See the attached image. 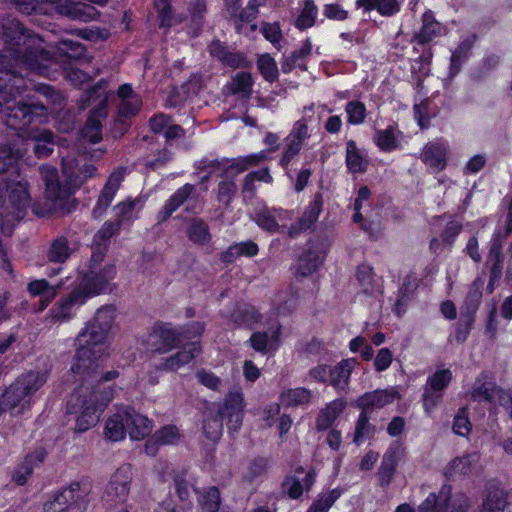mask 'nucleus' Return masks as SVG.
<instances>
[{
  "mask_svg": "<svg viewBox=\"0 0 512 512\" xmlns=\"http://www.w3.org/2000/svg\"><path fill=\"white\" fill-rule=\"evenodd\" d=\"M257 66L262 76L269 82L278 78V67L274 58L269 54H262L257 60Z\"/></svg>",
  "mask_w": 512,
  "mask_h": 512,
  "instance_id": "47",
  "label": "nucleus"
},
{
  "mask_svg": "<svg viewBox=\"0 0 512 512\" xmlns=\"http://www.w3.org/2000/svg\"><path fill=\"white\" fill-rule=\"evenodd\" d=\"M142 102L139 96H132L121 101L119 105V114L124 117L135 115L141 108Z\"/></svg>",
  "mask_w": 512,
  "mask_h": 512,
  "instance_id": "59",
  "label": "nucleus"
},
{
  "mask_svg": "<svg viewBox=\"0 0 512 512\" xmlns=\"http://www.w3.org/2000/svg\"><path fill=\"white\" fill-rule=\"evenodd\" d=\"M484 285V281L482 278H476L471 284L467 297L466 304L475 311L478 307L479 301L482 297V288Z\"/></svg>",
  "mask_w": 512,
  "mask_h": 512,
  "instance_id": "57",
  "label": "nucleus"
},
{
  "mask_svg": "<svg viewBox=\"0 0 512 512\" xmlns=\"http://www.w3.org/2000/svg\"><path fill=\"white\" fill-rule=\"evenodd\" d=\"M346 408L344 399H335L328 403L318 414L316 427L318 430H327Z\"/></svg>",
  "mask_w": 512,
  "mask_h": 512,
  "instance_id": "30",
  "label": "nucleus"
},
{
  "mask_svg": "<svg viewBox=\"0 0 512 512\" xmlns=\"http://www.w3.org/2000/svg\"><path fill=\"white\" fill-rule=\"evenodd\" d=\"M87 301L85 295L76 287L67 297L61 299L50 310V316L55 321H66L73 317L77 308Z\"/></svg>",
  "mask_w": 512,
  "mask_h": 512,
  "instance_id": "14",
  "label": "nucleus"
},
{
  "mask_svg": "<svg viewBox=\"0 0 512 512\" xmlns=\"http://www.w3.org/2000/svg\"><path fill=\"white\" fill-rule=\"evenodd\" d=\"M325 257V252L317 253L312 257L310 253L304 254L299 259V272L302 275H307L314 272L322 263Z\"/></svg>",
  "mask_w": 512,
  "mask_h": 512,
  "instance_id": "51",
  "label": "nucleus"
},
{
  "mask_svg": "<svg viewBox=\"0 0 512 512\" xmlns=\"http://www.w3.org/2000/svg\"><path fill=\"white\" fill-rule=\"evenodd\" d=\"M181 337L182 334L178 332V330L167 326H159L155 328L153 333L150 335V340L156 350L166 351L178 344Z\"/></svg>",
  "mask_w": 512,
  "mask_h": 512,
  "instance_id": "26",
  "label": "nucleus"
},
{
  "mask_svg": "<svg viewBox=\"0 0 512 512\" xmlns=\"http://www.w3.org/2000/svg\"><path fill=\"white\" fill-rule=\"evenodd\" d=\"M116 309L112 305L99 308L78 337V349L70 374L80 385L67 402V412L76 415V430L84 432L96 425L104 407L113 399L111 389H96V384L118 377L117 371H100V363L109 355V341Z\"/></svg>",
  "mask_w": 512,
  "mask_h": 512,
  "instance_id": "2",
  "label": "nucleus"
},
{
  "mask_svg": "<svg viewBox=\"0 0 512 512\" xmlns=\"http://www.w3.org/2000/svg\"><path fill=\"white\" fill-rule=\"evenodd\" d=\"M218 47H219L218 43L211 44L210 52L212 54H214L215 56H217L218 58H220L226 65H229V66L235 67V68L243 67L246 65V61L241 55L235 54V53H224V52L217 51Z\"/></svg>",
  "mask_w": 512,
  "mask_h": 512,
  "instance_id": "55",
  "label": "nucleus"
},
{
  "mask_svg": "<svg viewBox=\"0 0 512 512\" xmlns=\"http://www.w3.org/2000/svg\"><path fill=\"white\" fill-rule=\"evenodd\" d=\"M200 345L197 342L186 345L182 351L166 359L163 368L166 370L176 371L183 365L189 363L197 354L200 353Z\"/></svg>",
  "mask_w": 512,
  "mask_h": 512,
  "instance_id": "33",
  "label": "nucleus"
},
{
  "mask_svg": "<svg viewBox=\"0 0 512 512\" xmlns=\"http://www.w3.org/2000/svg\"><path fill=\"white\" fill-rule=\"evenodd\" d=\"M253 80L250 73L239 72L231 80L229 90L232 94L248 97L252 91Z\"/></svg>",
  "mask_w": 512,
  "mask_h": 512,
  "instance_id": "41",
  "label": "nucleus"
},
{
  "mask_svg": "<svg viewBox=\"0 0 512 512\" xmlns=\"http://www.w3.org/2000/svg\"><path fill=\"white\" fill-rule=\"evenodd\" d=\"M373 434V427L369 423V417L366 411L362 410L355 425L354 439L355 443H361Z\"/></svg>",
  "mask_w": 512,
  "mask_h": 512,
  "instance_id": "48",
  "label": "nucleus"
},
{
  "mask_svg": "<svg viewBox=\"0 0 512 512\" xmlns=\"http://www.w3.org/2000/svg\"><path fill=\"white\" fill-rule=\"evenodd\" d=\"M507 493L498 481H490L483 495L480 512H503L507 504Z\"/></svg>",
  "mask_w": 512,
  "mask_h": 512,
  "instance_id": "17",
  "label": "nucleus"
},
{
  "mask_svg": "<svg viewBox=\"0 0 512 512\" xmlns=\"http://www.w3.org/2000/svg\"><path fill=\"white\" fill-rule=\"evenodd\" d=\"M43 512H71L60 491L52 494L43 504Z\"/></svg>",
  "mask_w": 512,
  "mask_h": 512,
  "instance_id": "56",
  "label": "nucleus"
},
{
  "mask_svg": "<svg viewBox=\"0 0 512 512\" xmlns=\"http://www.w3.org/2000/svg\"><path fill=\"white\" fill-rule=\"evenodd\" d=\"M126 409L127 418H129L127 423V432L129 437L133 440L144 439L153 429L152 421L146 416L139 414L134 409L128 407H126Z\"/></svg>",
  "mask_w": 512,
  "mask_h": 512,
  "instance_id": "23",
  "label": "nucleus"
},
{
  "mask_svg": "<svg viewBox=\"0 0 512 512\" xmlns=\"http://www.w3.org/2000/svg\"><path fill=\"white\" fill-rule=\"evenodd\" d=\"M61 285L50 286L49 283L44 280H34L28 284V291L32 296H41L44 300H41L42 306L44 309L49 302L56 296L58 289Z\"/></svg>",
  "mask_w": 512,
  "mask_h": 512,
  "instance_id": "36",
  "label": "nucleus"
},
{
  "mask_svg": "<svg viewBox=\"0 0 512 512\" xmlns=\"http://www.w3.org/2000/svg\"><path fill=\"white\" fill-rule=\"evenodd\" d=\"M291 219V213L282 209H263L254 218L260 228L271 233L284 231L289 233L288 221Z\"/></svg>",
  "mask_w": 512,
  "mask_h": 512,
  "instance_id": "11",
  "label": "nucleus"
},
{
  "mask_svg": "<svg viewBox=\"0 0 512 512\" xmlns=\"http://www.w3.org/2000/svg\"><path fill=\"white\" fill-rule=\"evenodd\" d=\"M133 481V468L130 464L119 466L110 476L105 486L102 501L107 508L113 509L128 501Z\"/></svg>",
  "mask_w": 512,
  "mask_h": 512,
  "instance_id": "6",
  "label": "nucleus"
},
{
  "mask_svg": "<svg viewBox=\"0 0 512 512\" xmlns=\"http://www.w3.org/2000/svg\"><path fill=\"white\" fill-rule=\"evenodd\" d=\"M399 462V449L390 448L383 456V460L378 470L379 485L387 488L393 479Z\"/></svg>",
  "mask_w": 512,
  "mask_h": 512,
  "instance_id": "25",
  "label": "nucleus"
},
{
  "mask_svg": "<svg viewBox=\"0 0 512 512\" xmlns=\"http://www.w3.org/2000/svg\"><path fill=\"white\" fill-rule=\"evenodd\" d=\"M196 377L202 385L207 387L208 389L219 391L222 387L221 379L216 376L213 372L207 370H199L196 373Z\"/></svg>",
  "mask_w": 512,
  "mask_h": 512,
  "instance_id": "58",
  "label": "nucleus"
},
{
  "mask_svg": "<svg viewBox=\"0 0 512 512\" xmlns=\"http://www.w3.org/2000/svg\"><path fill=\"white\" fill-rule=\"evenodd\" d=\"M398 397L396 388L390 387L365 393L356 400L355 405L364 411L381 409L393 403Z\"/></svg>",
  "mask_w": 512,
  "mask_h": 512,
  "instance_id": "13",
  "label": "nucleus"
},
{
  "mask_svg": "<svg viewBox=\"0 0 512 512\" xmlns=\"http://www.w3.org/2000/svg\"><path fill=\"white\" fill-rule=\"evenodd\" d=\"M203 430L208 439L218 440L223 430L220 413H207L203 421Z\"/></svg>",
  "mask_w": 512,
  "mask_h": 512,
  "instance_id": "43",
  "label": "nucleus"
},
{
  "mask_svg": "<svg viewBox=\"0 0 512 512\" xmlns=\"http://www.w3.org/2000/svg\"><path fill=\"white\" fill-rule=\"evenodd\" d=\"M280 400L285 406L305 405L311 400V392L303 387L288 389L281 393Z\"/></svg>",
  "mask_w": 512,
  "mask_h": 512,
  "instance_id": "38",
  "label": "nucleus"
},
{
  "mask_svg": "<svg viewBox=\"0 0 512 512\" xmlns=\"http://www.w3.org/2000/svg\"><path fill=\"white\" fill-rule=\"evenodd\" d=\"M355 5L364 12L376 10L384 17L396 15L401 8L399 0H356Z\"/></svg>",
  "mask_w": 512,
  "mask_h": 512,
  "instance_id": "28",
  "label": "nucleus"
},
{
  "mask_svg": "<svg viewBox=\"0 0 512 512\" xmlns=\"http://www.w3.org/2000/svg\"><path fill=\"white\" fill-rule=\"evenodd\" d=\"M453 430L460 436H466L471 430V424L465 409H460L454 418Z\"/></svg>",
  "mask_w": 512,
  "mask_h": 512,
  "instance_id": "60",
  "label": "nucleus"
},
{
  "mask_svg": "<svg viewBox=\"0 0 512 512\" xmlns=\"http://www.w3.org/2000/svg\"><path fill=\"white\" fill-rule=\"evenodd\" d=\"M318 14V8L313 0H305L303 8L296 19L297 28L304 30L314 25Z\"/></svg>",
  "mask_w": 512,
  "mask_h": 512,
  "instance_id": "42",
  "label": "nucleus"
},
{
  "mask_svg": "<svg viewBox=\"0 0 512 512\" xmlns=\"http://www.w3.org/2000/svg\"><path fill=\"white\" fill-rule=\"evenodd\" d=\"M47 381L45 372H28L19 377L3 393L0 412L7 410L11 415H20L31 407L34 393Z\"/></svg>",
  "mask_w": 512,
  "mask_h": 512,
  "instance_id": "4",
  "label": "nucleus"
},
{
  "mask_svg": "<svg viewBox=\"0 0 512 512\" xmlns=\"http://www.w3.org/2000/svg\"><path fill=\"white\" fill-rule=\"evenodd\" d=\"M92 491V483L88 478L71 482L60 490L71 512H85L88 505V496Z\"/></svg>",
  "mask_w": 512,
  "mask_h": 512,
  "instance_id": "9",
  "label": "nucleus"
},
{
  "mask_svg": "<svg viewBox=\"0 0 512 512\" xmlns=\"http://www.w3.org/2000/svg\"><path fill=\"white\" fill-rule=\"evenodd\" d=\"M346 164L350 172L362 173L366 170L367 162L364 160L354 141L346 144Z\"/></svg>",
  "mask_w": 512,
  "mask_h": 512,
  "instance_id": "39",
  "label": "nucleus"
},
{
  "mask_svg": "<svg viewBox=\"0 0 512 512\" xmlns=\"http://www.w3.org/2000/svg\"><path fill=\"white\" fill-rule=\"evenodd\" d=\"M40 172L45 183L46 198L57 202L69 197L85 181L93 177L96 174V167L88 162L86 156H80L77 159H64L63 174L67 182L65 185L60 184L55 168L42 166Z\"/></svg>",
  "mask_w": 512,
  "mask_h": 512,
  "instance_id": "3",
  "label": "nucleus"
},
{
  "mask_svg": "<svg viewBox=\"0 0 512 512\" xmlns=\"http://www.w3.org/2000/svg\"><path fill=\"white\" fill-rule=\"evenodd\" d=\"M314 481L315 473L313 471L308 472L302 478L298 475L289 476L283 483V489L291 498L297 499L304 490L310 489Z\"/></svg>",
  "mask_w": 512,
  "mask_h": 512,
  "instance_id": "32",
  "label": "nucleus"
},
{
  "mask_svg": "<svg viewBox=\"0 0 512 512\" xmlns=\"http://www.w3.org/2000/svg\"><path fill=\"white\" fill-rule=\"evenodd\" d=\"M244 407V395L241 390L231 391L226 395L223 409L219 413L228 417L229 428H239Z\"/></svg>",
  "mask_w": 512,
  "mask_h": 512,
  "instance_id": "16",
  "label": "nucleus"
},
{
  "mask_svg": "<svg viewBox=\"0 0 512 512\" xmlns=\"http://www.w3.org/2000/svg\"><path fill=\"white\" fill-rule=\"evenodd\" d=\"M138 200L119 203L115 207L117 222L121 225L125 222L132 221L137 216L136 205Z\"/></svg>",
  "mask_w": 512,
  "mask_h": 512,
  "instance_id": "54",
  "label": "nucleus"
},
{
  "mask_svg": "<svg viewBox=\"0 0 512 512\" xmlns=\"http://www.w3.org/2000/svg\"><path fill=\"white\" fill-rule=\"evenodd\" d=\"M441 399V392L430 390L429 388L425 387L423 394V407L428 414H430L437 407Z\"/></svg>",
  "mask_w": 512,
  "mask_h": 512,
  "instance_id": "62",
  "label": "nucleus"
},
{
  "mask_svg": "<svg viewBox=\"0 0 512 512\" xmlns=\"http://www.w3.org/2000/svg\"><path fill=\"white\" fill-rule=\"evenodd\" d=\"M193 186L186 184L179 188L165 203L163 209L159 211L157 219L159 222L166 221L180 205L189 197L193 191Z\"/></svg>",
  "mask_w": 512,
  "mask_h": 512,
  "instance_id": "34",
  "label": "nucleus"
},
{
  "mask_svg": "<svg viewBox=\"0 0 512 512\" xmlns=\"http://www.w3.org/2000/svg\"><path fill=\"white\" fill-rule=\"evenodd\" d=\"M345 111L348 122L352 125H359L366 118V107L360 101H350L346 104Z\"/></svg>",
  "mask_w": 512,
  "mask_h": 512,
  "instance_id": "50",
  "label": "nucleus"
},
{
  "mask_svg": "<svg viewBox=\"0 0 512 512\" xmlns=\"http://www.w3.org/2000/svg\"><path fill=\"white\" fill-rule=\"evenodd\" d=\"M50 14L53 12L68 17L72 20L88 22L96 18L97 11L94 7L71 0H47Z\"/></svg>",
  "mask_w": 512,
  "mask_h": 512,
  "instance_id": "10",
  "label": "nucleus"
},
{
  "mask_svg": "<svg viewBox=\"0 0 512 512\" xmlns=\"http://www.w3.org/2000/svg\"><path fill=\"white\" fill-rule=\"evenodd\" d=\"M314 106L310 105L304 107L303 116L300 120L296 121L284 139L283 153L280 158V165L287 168L290 162L299 154L306 140L310 138L308 123L313 113Z\"/></svg>",
  "mask_w": 512,
  "mask_h": 512,
  "instance_id": "7",
  "label": "nucleus"
},
{
  "mask_svg": "<svg viewBox=\"0 0 512 512\" xmlns=\"http://www.w3.org/2000/svg\"><path fill=\"white\" fill-rule=\"evenodd\" d=\"M281 327L272 326L267 331L254 332L249 339L251 347L262 354L274 352L280 346Z\"/></svg>",
  "mask_w": 512,
  "mask_h": 512,
  "instance_id": "15",
  "label": "nucleus"
},
{
  "mask_svg": "<svg viewBox=\"0 0 512 512\" xmlns=\"http://www.w3.org/2000/svg\"><path fill=\"white\" fill-rule=\"evenodd\" d=\"M358 365L355 358H347L340 361L337 365L331 366L329 384L338 391H344L349 385L351 373Z\"/></svg>",
  "mask_w": 512,
  "mask_h": 512,
  "instance_id": "22",
  "label": "nucleus"
},
{
  "mask_svg": "<svg viewBox=\"0 0 512 512\" xmlns=\"http://www.w3.org/2000/svg\"><path fill=\"white\" fill-rule=\"evenodd\" d=\"M448 145L446 142L436 140L428 143L422 152V160L435 171H441L446 166Z\"/></svg>",
  "mask_w": 512,
  "mask_h": 512,
  "instance_id": "20",
  "label": "nucleus"
},
{
  "mask_svg": "<svg viewBox=\"0 0 512 512\" xmlns=\"http://www.w3.org/2000/svg\"><path fill=\"white\" fill-rule=\"evenodd\" d=\"M392 359L393 355L388 348L380 349L374 360L376 371L381 372L387 370L392 363Z\"/></svg>",
  "mask_w": 512,
  "mask_h": 512,
  "instance_id": "63",
  "label": "nucleus"
},
{
  "mask_svg": "<svg viewBox=\"0 0 512 512\" xmlns=\"http://www.w3.org/2000/svg\"><path fill=\"white\" fill-rule=\"evenodd\" d=\"M322 210V198L317 195L315 199L307 206L302 218L297 225H291L289 235L294 236L300 231L310 228L318 219Z\"/></svg>",
  "mask_w": 512,
  "mask_h": 512,
  "instance_id": "31",
  "label": "nucleus"
},
{
  "mask_svg": "<svg viewBox=\"0 0 512 512\" xmlns=\"http://www.w3.org/2000/svg\"><path fill=\"white\" fill-rule=\"evenodd\" d=\"M127 409L121 408L111 415L105 425L104 435L111 441H121L125 438L127 432Z\"/></svg>",
  "mask_w": 512,
  "mask_h": 512,
  "instance_id": "24",
  "label": "nucleus"
},
{
  "mask_svg": "<svg viewBox=\"0 0 512 512\" xmlns=\"http://www.w3.org/2000/svg\"><path fill=\"white\" fill-rule=\"evenodd\" d=\"M187 233L189 239L194 243L206 244L211 239L208 226L198 219H195L190 223Z\"/></svg>",
  "mask_w": 512,
  "mask_h": 512,
  "instance_id": "45",
  "label": "nucleus"
},
{
  "mask_svg": "<svg viewBox=\"0 0 512 512\" xmlns=\"http://www.w3.org/2000/svg\"><path fill=\"white\" fill-rule=\"evenodd\" d=\"M481 470L479 453L471 452L451 460L445 468V474L448 477L472 476L479 474Z\"/></svg>",
  "mask_w": 512,
  "mask_h": 512,
  "instance_id": "12",
  "label": "nucleus"
},
{
  "mask_svg": "<svg viewBox=\"0 0 512 512\" xmlns=\"http://www.w3.org/2000/svg\"><path fill=\"white\" fill-rule=\"evenodd\" d=\"M105 105L106 100H102L99 107L92 112L85 127L83 128V137L92 143H97L102 139L101 120L107 115Z\"/></svg>",
  "mask_w": 512,
  "mask_h": 512,
  "instance_id": "29",
  "label": "nucleus"
},
{
  "mask_svg": "<svg viewBox=\"0 0 512 512\" xmlns=\"http://www.w3.org/2000/svg\"><path fill=\"white\" fill-rule=\"evenodd\" d=\"M104 252L99 250L92 254L90 259V268L86 272L77 288L85 295L86 299L91 297L109 293L113 290V279L117 274L116 265L113 263H106L98 267L103 261Z\"/></svg>",
  "mask_w": 512,
  "mask_h": 512,
  "instance_id": "5",
  "label": "nucleus"
},
{
  "mask_svg": "<svg viewBox=\"0 0 512 512\" xmlns=\"http://www.w3.org/2000/svg\"><path fill=\"white\" fill-rule=\"evenodd\" d=\"M199 505L203 512H217L220 507V493L216 487H208L199 493Z\"/></svg>",
  "mask_w": 512,
  "mask_h": 512,
  "instance_id": "40",
  "label": "nucleus"
},
{
  "mask_svg": "<svg viewBox=\"0 0 512 512\" xmlns=\"http://www.w3.org/2000/svg\"><path fill=\"white\" fill-rule=\"evenodd\" d=\"M444 33V27L438 22L431 11H426L422 16V26L415 34V39L420 44H425Z\"/></svg>",
  "mask_w": 512,
  "mask_h": 512,
  "instance_id": "27",
  "label": "nucleus"
},
{
  "mask_svg": "<svg viewBox=\"0 0 512 512\" xmlns=\"http://www.w3.org/2000/svg\"><path fill=\"white\" fill-rule=\"evenodd\" d=\"M502 247L503 239L501 238V234L500 232L495 233L491 240V246L488 254V262H503Z\"/></svg>",
  "mask_w": 512,
  "mask_h": 512,
  "instance_id": "61",
  "label": "nucleus"
},
{
  "mask_svg": "<svg viewBox=\"0 0 512 512\" xmlns=\"http://www.w3.org/2000/svg\"><path fill=\"white\" fill-rule=\"evenodd\" d=\"M500 387L495 383L494 378L482 373L476 380L472 388L471 396L475 401L479 402H496V395Z\"/></svg>",
  "mask_w": 512,
  "mask_h": 512,
  "instance_id": "21",
  "label": "nucleus"
},
{
  "mask_svg": "<svg viewBox=\"0 0 512 512\" xmlns=\"http://www.w3.org/2000/svg\"><path fill=\"white\" fill-rule=\"evenodd\" d=\"M377 146L383 151H391L397 147L396 131L392 127L377 131L375 136Z\"/></svg>",
  "mask_w": 512,
  "mask_h": 512,
  "instance_id": "49",
  "label": "nucleus"
},
{
  "mask_svg": "<svg viewBox=\"0 0 512 512\" xmlns=\"http://www.w3.org/2000/svg\"><path fill=\"white\" fill-rule=\"evenodd\" d=\"M258 253V246L252 241L236 243L228 247L222 254L221 260L226 263L235 261L240 256L253 257Z\"/></svg>",
  "mask_w": 512,
  "mask_h": 512,
  "instance_id": "35",
  "label": "nucleus"
},
{
  "mask_svg": "<svg viewBox=\"0 0 512 512\" xmlns=\"http://www.w3.org/2000/svg\"><path fill=\"white\" fill-rule=\"evenodd\" d=\"M492 404H494V405L498 404V405L504 407L512 419V390L511 389L499 388L498 393L496 395V402H493Z\"/></svg>",
  "mask_w": 512,
  "mask_h": 512,
  "instance_id": "64",
  "label": "nucleus"
},
{
  "mask_svg": "<svg viewBox=\"0 0 512 512\" xmlns=\"http://www.w3.org/2000/svg\"><path fill=\"white\" fill-rule=\"evenodd\" d=\"M341 496V491L333 489L322 493L318 499L312 503L307 512H328L335 501Z\"/></svg>",
  "mask_w": 512,
  "mask_h": 512,
  "instance_id": "44",
  "label": "nucleus"
},
{
  "mask_svg": "<svg viewBox=\"0 0 512 512\" xmlns=\"http://www.w3.org/2000/svg\"><path fill=\"white\" fill-rule=\"evenodd\" d=\"M452 379V373L448 369L435 372L427 381L426 388L442 392Z\"/></svg>",
  "mask_w": 512,
  "mask_h": 512,
  "instance_id": "53",
  "label": "nucleus"
},
{
  "mask_svg": "<svg viewBox=\"0 0 512 512\" xmlns=\"http://www.w3.org/2000/svg\"><path fill=\"white\" fill-rule=\"evenodd\" d=\"M182 434L179 428L169 424L157 430L154 435L145 444V453L154 456L158 446L175 445L180 442Z\"/></svg>",
  "mask_w": 512,
  "mask_h": 512,
  "instance_id": "18",
  "label": "nucleus"
},
{
  "mask_svg": "<svg viewBox=\"0 0 512 512\" xmlns=\"http://www.w3.org/2000/svg\"><path fill=\"white\" fill-rule=\"evenodd\" d=\"M0 36L6 44L0 55V122L15 130L18 137L35 140L36 156L47 157L52 153L53 135L37 124L47 121L54 106L61 104L62 96L48 85H39L34 96L23 97L22 72L52 77L50 68L55 58L43 45L42 37L25 30L15 18L0 20Z\"/></svg>",
  "mask_w": 512,
  "mask_h": 512,
  "instance_id": "1",
  "label": "nucleus"
},
{
  "mask_svg": "<svg viewBox=\"0 0 512 512\" xmlns=\"http://www.w3.org/2000/svg\"><path fill=\"white\" fill-rule=\"evenodd\" d=\"M312 51V44L306 40L303 45L287 57L282 63V70L284 73H289L294 67L300 65V61L310 55Z\"/></svg>",
  "mask_w": 512,
  "mask_h": 512,
  "instance_id": "46",
  "label": "nucleus"
},
{
  "mask_svg": "<svg viewBox=\"0 0 512 512\" xmlns=\"http://www.w3.org/2000/svg\"><path fill=\"white\" fill-rule=\"evenodd\" d=\"M123 180V171L116 170L108 178L106 185L104 186L98 201L93 209V216L95 218L103 216L106 209L109 207L111 202L113 201L117 190L120 187V184Z\"/></svg>",
  "mask_w": 512,
  "mask_h": 512,
  "instance_id": "19",
  "label": "nucleus"
},
{
  "mask_svg": "<svg viewBox=\"0 0 512 512\" xmlns=\"http://www.w3.org/2000/svg\"><path fill=\"white\" fill-rule=\"evenodd\" d=\"M267 157L265 151H260L256 154H251L245 157H239L233 159L229 165L226 167V174L230 176L232 174H237L243 172L248 169L250 166L257 165L261 161L265 160Z\"/></svg>",
  "mask_w": 512,
  "mask_h": 512,
  "instance_id": "37",
  "label": "nucleus"
},
{
  "mask_svg": "<svg viewBox=\"0 0 512 512\" xmlns=\"http://www.w3.org/2000/svg\"><path fill=\"white\" fill-rule=\"evenodd\" d=\"M470 508V499L464 493L451 495V488L443 486L438 495L429 494L419 507L420 512H467Z\"/></svg>",
  "mask_w": 512,
  "mask_h": 512,
  "instance_id": "8",
  "label": "nucleus"
},
{
  "mask_svg": "<svg viewBox=\"0 0 512 512\" xmlns=\"http://www.w3.org/2000/svg\"><path fill=\"white\" fill-rule=\"evenodd\" d=\"M70 256L67 240L59 238L55 240L49 250L48 258L52 262H64Z\"/></svg>",
  "mask_w": 512,
  "mask_h": 512,
  "instance_id": "52",
  "label": "nucleus"
}]
</instances>
